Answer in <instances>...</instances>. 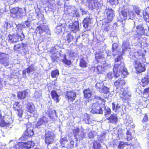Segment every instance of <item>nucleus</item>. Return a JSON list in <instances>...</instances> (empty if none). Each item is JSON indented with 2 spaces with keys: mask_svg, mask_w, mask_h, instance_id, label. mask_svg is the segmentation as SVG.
Listing matches in <instances>:
<instances>
[{
  "mask_svg": "<svg viewBox=\"0 0 149 149\" xmlns=\"http://www.w3.org/2000/svg\"><path fill=\"white\" fill-rule=\"evenodd\" d=\"M95 86L97 88V89L100 93H102V83H100V82L97 83L95 85Z\"/></svg>",
  "mask_w": 149,
  "mask_h": 149,
  "instance_id": "nucleus-32",
  "label": "nucleus"
},
{
  "mask_svg": "<svg viewBox=\"0 0 149 149\" xmlns=\"http://www.w3.org/2000/svg\"><path fill=\"white\" fill-rule=\"evenodd\" d=\"M145 13H146V15H145V16L149 15V6L146 8V10L145 11Z\"/></svg>",
  "mask_w": 149,
  "mask_h": 149,
  "instance_id": "nucleus-60",
  "label": "nucleus"
},
{
  "mask_svg": "<svg viewBox=\"0 0 149 149\" xmlns=\"http://www.w3.org/2000/svg\"><path fill=\"white\" fill-rule=\"evenodd\" d=\"M114 12V11L111 8L105 10L104 14L105 18L104 19L105 23H108L112 20L115 16Z\"/></svg>",
  "mask_w": 149,
  "mask_h": 149,
  "instance_id": "nucleus-2",
  "label": "nucleus"
},
{
  "mask_svg": "<svg viewBox=\"0 0 149 149\" xmlns=\"http://www.w3.org/2000/svg\"><path fill=\"white\" fill-rule=\"evenodd\" d=\"M133 10L137 15H140V13L141 12V11L138 7L134 6H133Z\"/></svg>",
  "mask_w": 149,
  "mask_h": 149,
  "instance_id": "nucleus-41",
  "label": "nucleus"
},
{
  "mask_svg": "<svg viewBox=\"0 0 149 149\" xmlns=\"http://www.w3.org/2000/svg\"><path fill=\"white\" fill-rule=\"evenodd\" d=\"M101 148V145L100 143L95 142L94 143L93 145V148L94 149H100Z\"/></svg>",
  "mask_w": 149,
  "mask_h": 149,
  "instance_id": "nucleus-38",
  "label": "nucleus"
},
{
  "mask_svg": "<svg viewBox=\"0 0 149 149\" xmlns=\"http://www.w3.org/2000/svg\"><path fill=\"white\" fill-rule=\"evenodd\" d=\"M27 109L28 112L32 113L34 111L35 108L32 103H29L27 105Z\"/></svg>",
  "mask_w": 149,
  "mask_h": 149,
  "instance_id": "nucleus-28",
  "label": "nucleus"
},
{
  "mask_svg": "<svg viewBox=\"0 0 149 149\" xmlns=\"http://www.w3.org/2000/svg\"><path fill=\"white\" fill-rule=\"evenodd\" d=\"M74 15H75L77 17H80V15L79 11L76 10H74L73 11L72 13Z\"/></svg>",
  "mask_w": 149,
  "mask_h": 149,
  "instance_id": "nucleus-52",
  "label": "nucleus"
},
{
  "mask_svg": "<svg viewBox=\"0 0 149 149\" xmlns=\"http://www.w3.org/2000/svg\"><path fill=\"white\" fill-rule=\"evenodd\" d=\"M109 90V88L107 87L106 86L103 87V93L106 94V95H103L104 98H106L108 97Z\"/></svg>",
  "mask_w": 149,
  "mask_h": 149,
  "instance_id": "nucleus-29",
  "label": "nucleus"
},
{
  "mask_svg": "<svg viewBox=\"0 0 149 149\" xmlns=\"http://www.w3.org/2000/svg\"><path fill=\"white\" fill-rule=\"evenodd\" d=\"M8 123H7L3 121L1 123H0V126L2 127L8 126L9 125Z\"/></svg>",
  "mask_w": 149,
  "mask_h": 149,
  "instance_id": "nucleus-57",
  "label": "nucleus"
},
{
  "mask_svg": "<svg viewBox=\"0 0 149 149\" xmlns=\"http://www.w3.org/2000/svg\"><path fill=\"white\" fill-rule=\"evenodd\" d=\"M26 15L25 9L19 8L17 12L16 17L19 19H22Z\"/></svg>",
  "mask_w": 149,
  "mask_h": 149,
  "instance_id": "nucleus-21",
  "label": "nucleus"
},
{
  "mask_svg": "<svg viewBox=\"0 0 149 149\" xmlns=\"http://www.w3.org/2000/svg\"><path fill=\"white\" fill-rule=\"evenodd\" d=\"M35 69L33 65H31L28 68L23 70L22 71V75L23 77L26 78V72L28 74H29L31 72L34 71Z\"/></svg>",
  "mask_w": 149,
  "mask_h": 149,
  "instance_id": "nucleus-16",
  "label": "nucleus"
},
{
  "mask_svg": "<svg viewBox=\"0 0 149 149\" xmlns=\"http://www.w3.org/2000/svg\"><path fill=\"white\" fill-rule=\"evenodd\" d=\"M22 47V45L20 44H17L15 45L14 47V49L15 50H16L17 49H20Z\"/></svg>",
  "mask_w": 149,
  "mask_h": 149,
  "instance_id": "nucleus-56",
  "label": "nucleus"
},
{
  "mask_svg": "<svg viewBox=\"0 0 149 149\" xmlns=\"http://www.w3.org/2000/svg\"><path fill=\"white\" fill-rule=\"evenodd\" d=\"M65 40L70 42L72 41L73 38L70 33H68L66 37H65Z\"/></svg>",
  "mask_w": 149,
  "mask_h": 149,
  "instance_id": "nucleus-35",
  "label": "nucleus"
},
{
  "mask_svg": "<svg viewBox=\"0 0 149 149\" xmlns=\"http://www.w3.org/2000/svg\"><path fill=\"white\" fill-rule=\"evenodd\" d=\"M65 142V143H67V140L66 137H64L61 139L60 140V142L63 147H64V146L63 145V142Z\"/></svg>",
  "mask_w": 149,
  "mask_h": 149,
  "instance_id": "nucleus-49",
  "label": "nucleus"
},
{
  "mask_svg": "<svg viewBox=\"0 0 149 149\" xmlns=\"http://www.w3.org/2000/svg\"><path fill=\"white\" fill-rule=\"evenodd\" d=\"M148 120V116L146 113L144 114V116L142 120L143 123L146 122Z\"/></svg>",
  "mask_w": 149,
  "mask_h": 149,
  "instance_id": "nucleus-47",
  "label": "nucleus"
},
{
  "mask_svg": "<svg viewBox=\"0 0 149 149\" xmlns=\"http://www.w3.org/2000/svg\"><path fill=\"white\" fill-rule=\"evenodd\" d=\"M48 121V119L45 116L39 119L36 125V127L39 128L40 126L43 124H44L45 123H47Z\"/></svg>",
  "mask_w": 149,
  "mask_h": 149,
  "instance_id": "nucleus-18",
  "label": "nucleus"
},
{
  "mask_svg": "<svg viewBox=\"0 0 149 149\" xmlns=\"http://www.w3.org/2000/svg\"><path fill=\"white\" fill-rule=\"evenodd\" d=\"M124 63L122 62H121L120 64L116 63L114 64L113 68V71L115 76L117 77L119 76V73L122 69L124 68Z\"/></svg>",
  "mask_w": 149,
  "mask_h": 149,
  "instance_id": "nucleus-5",
  "label": "nucleus"
},
{
  "mask_svg": "<svg viewBox=\"0 0 149 149\" xmlns=\"http://www.w3.org/2000/svg\"><path fill=\"white\" fill-rule=\"evenodd\" d=\"M118 0H109V2L111 5H115L118 3Z\"/></svg>",
  "mask_w": 149,
  "mask_h": 149,
  "instance_id": "nucleus-50",
  "label": "nucleus"
},
{
  "mask_svg": "<svg viewBox=\"0 0 149 149\" xmlns=\"http://www.w3.org/2000/svg\"><path fill=\"white\" fill-rule=\"evenodd\" d=\"M121 72L122 77L123 78L125 77L128 74L127 69L124 67V68L121 71Z\"/></svg>",
  "mask_w": 149,
  "mask_h": 149,
  "instance_id": "nucleus-33",
  "label": "nucleus"
},
{
  "mask_svg": "<svg viewBox=\"0 0 149 149\" xmlns=\"http://www.w3.org/2000/svg\"><path fill=\"white\" fill-rule=\"evenodd\" d=\"M34 143L32 141H29L27 142H19L15 145L16 149H29L33 147Z\"/></svg>",
  "mask_w": 149,
  "mask_h": 149,
  "instance_id": "nucleus-4",
  "label": "nucleus"
},
{
  "mask_svg": "<svg viewBox=\"0 0 149 149\" xmlns=\"http://www.w3.org/2000/svg\"><path fill=\"white\" fill-rule=\"evenodd\" d=\"M70 144L69 145L67 146V147L68 148H72L73 147L74 142L73 141H71L70 142Z\"/></svg>",
  "mask_w": 149,
  "mask_h": 149,
  "instance_id": "nucleus-58",
  "label": "nucleus"
},
{
  "mask_svg": "<svg viewBox=\"0 0 149 149\" xmlns=\"http://www.w3.org/2000/svg\"><path fill=\"white\" fill-rule=\"evenodd\" d=\"M88 7L89 9L92 10L94 7H97L98 6L99 3L97 0H88Z\"/></svg>",
  "mask_w": 149,
  "mask_h": 149,
  "instance_id": "nucleus-19",
  "label": "nucleus"
},
{
  "mask_svg": "<svg viewBox=\"0 0 149 149\" xmlns=\"http://www.w3.org/2000/svg\"><path fill=\"white\" fill-rule=\"evenodd\" d=\"M59 74V71L58 70H56L52 72L51 73V76L53 78H55L58 76Z\"/></svg>",
  "mask_w": 149,
  "mask_h": 149,
  "instance_id": "nucleus-40",
  "label": "nucleus"
},
{
  "mask_svg": "<svg viewBox=\"0 0 149 149\" xmlns=\"http://www.w3.org/2000/svg\"><path fill=\"white\" fill-rule=\"evenodd\" d=\"M118 47V45L116 43H113L112 46V51L114 52L117 50Z\"/></svg>",
  "mask_w": 149,
  "mask_h": 149,
  "instance_id": "nucleus-48",
  "label": "nucleus"
},
{
  "mask_svg": "<svg viewBox=\"0 0 149 149\" xmlns=\"http://www.w3.org/2000/svg\"><path fill=\"white\" fill-rule=\"evenodd\" d=\"M104 110V116L107 117H108L111 112V111L110 109L109 108H106L105 107Z\"/></svg>",
  "mask_w": 149,
  "mask_h": 149,
  "instance_id": "nucleus-34",
  "label": "nucleus"
},
{
  "mask_svg": "<svg viewBox=\"0 0 149 149\" xmlns=\"http://www.w3.org/2000/svg\"><path fill=\"white\" fill-rule=\"evenodd\" d=\"M128 13L130 19H133L136 17L135 14L132 10H128Z\"/></svg>",
  "mask_w": 149,
  "mask_h": 149,
  "instance_id": "nucleus-30",
  "label": "nucleus"
},
{
  "mask_svg": "<svg viewBox=\"0 0 149 149\" xmlns=\"http://www.w3.org/2000/svg\"><path fill=\"white\" fill-rule=\"evenodd\" d=\"M127 49V47H125L124 48H123L122 50V54H124L125 53V50Z\"/></svg>",
  "mask_w": 149,
  "mask_h": 149,
  "instance_id": "nucleus-63",
  "label": "nucleus"
},
{
  "mask_svg": "<svg viewBox=\"0 0 149 149\" xmlns=\"http://www.w3.org/2000/svg\"><path fill=\"white\" fill-rule=\"evenodd\" d=\"M73 133L76 138L77 140H82L85 137V134L83 131H79V128L75 129L73 130Z\"/></svg>",
  "mask_w": 149,
  "mask_h": 149,
  "instance_id": "nucleus-7",
  "label": "nucleus"
},
{
  "mask_svg": "<svg viewBox=\"0 0 149 149\" xmlns=\"http://www.w3.org/2000/svg\"><path fill=\"white\" fill-rule=\"evenodd\" d=\"M21 26V24H19L17 26L16 34L8 35L7 39L10 43L16 42L19 40L22 41L24 39V35L22 32Z\"/></svg>",
  "mask_w": 149,
  "mask_h": 149,
  "instance_id": "nucleus-1",
  "label": "nucleus"
},
{
  "mask_svg": "<svg viewBox=\"0 0 149 149\" xmlns=\"http://www.w3.org/2000/svg\"><path fill=\"white\" fill-rule=\"evenodd\" d=\"M149 93V87L146 88L144 89L143 91V94H146Z\"/></svg>",
  "mask_w": 149,
  "mask_h": 149,
  "instance_id": "nucleus-55",
  "label": "nucleus"
},
{
  "mask_svg": "<svg viewBox=\"0 0 149 149\" xmlns=\"http://www.w3.org/2000/svg\"><path fill=\"white\" fill-rule=\"evenodd\" d=\"M62 61L63 63L68 65H70L71 63V61L67 59L65 56H64V58L62 59Z\"/></svg>",
  "mask_w": 149,
  "mask_h": 149,
  "instance_id": "nucleus-42",
  "label": "nucleus"
},
{
  "mask_svg": "<svg viewBox=\"0 0 149 149\" xmlns=\"http://www.w3.org/2000/svg\"><path fill=\"white\" fill-rule=\"evenodd\" d=\"M80 65L82 68H85L86 67V61L83 59H80Z\"/></svg>",
  "mask_w": 149,
  "mask_h": 149,
  "instance_id": "nucleus-43",
  "label": "nucleus"
},
{
  "mask_svg": "<svg viewBox=\"0 0 149 149\" xmlns=\"http://www.w3.org/2000/svg\"><path fill=\"white\" fill-rule=\"evenodd\" d=\"M97 68L98 72L100 73H102V66L100 65H98Z\"/></svg>",
  "mask_w": 149,
  "mask_h": 149,
  "instance_id": "nucleus-54",
  "label": "nucleus"
},
{
  "mask_svg": "<svg viewBox=\"0 0 149 149\" xmlns=\"http://www.w3.org/2000/svg\"><path fill=\"white\" fill-rule=\"evenodd\" d=\"M28 94V92H27V90L18 92L17 94V97L19 99H24Z\"/></svg>",
  "mask_w": 149,
  "mask_h": 149,
  "instance_id": "nucleus-25",
  "label": "nucleus"
},
{
  "mask_svg": "<svg viewBox=\"0 0 149 149\" xmlns=\"http://www.w3.org/2000/svg\"><path fill=\"white\" fill-rule=\"evenodd\" d=\"M19 8H13L11 10V13L14 15V17H16Z\"/></svg>",
  "mask_w": 149,
  "mask_h": 149,
  "instance_id": "nucleus-36",
  "label": "nucleus"
},
{
  "mask_svg": "<svg viewBox=\"0 0 149 149\" xmlns=\"http://www.w3.org/2000/svg\"><path fill=\"white\" fill-rule=\"evenodd\" d=\"M13 110H16L18 113V116L21 117H22L23 114V109L21 106L19 105L18 102H15L13 105Z\"/></svg>",
  "mask_w": 149,
  "mask_h": 149,
  "instance_id": "nucleus-13",
  "label": "nucleus"
},
{
  "mask_svg": "<svg viewBox=\"0 0 149 149\" xmlns=\"http://www.w3.org/2000/svg\"><path fill=\"white\" fill-rule=\"evenodd\" d=\"M25 24L26 25V26L27 28L29 27L30 26V22L29 21H26L25 22Z\"/></svg>",
  "mask_w": 149,
  "mask_h": 149,
  "instance_id": "nucleus-59",
  "label": "nucleus"
},
{
  "mask_svg": "<svg viewBox=\"0 0 149 149\" xmlns=\"http://www.w3.org/2000/svg\"><path fill=\"white\" fill-rule=\"evenodd\" d=\"M102 54L101 52L99 53H96L95 54V57L97 60L101 59L102 58Z\"/></svg>",
  "mask_w": 149,
  "mask_h": 149,
  "instance_id": "nucleus-46",
  "label": "nucleus"
},
{
  "mask_svg": "<svg viewBox=\"0 0 149 149\" xmlns=\"http://www.w3.org/2000/svg\"><path fill=\"white\" fill-rule=\"evenodd\" d=\"M51 95L52 98L56 102H59V95H58L56 92L55 91H53L51 92Z\"/></svg>",
  "mask_w": 149,
  "mask_h": 149,
  "instance_id": "nucleus-26",
  "label": "nucleus"
},
{
  "mask_svg": "<svg viewBox=\"0 0 149 149\" xmlns=\"http://www.w3.org/2000/svg\"><path fill=\"white\" fill-rule=\"evenodd\" d=\"M66 96L68 100L72 102L75 100L76 97V93L73 91H67L66 93Z\"/></svg>",
  "mask_w": 149,
  "mask_h": 149,
  "instance_id": "nucleus-14",
  "label": "nucleus"
},
{
  "mask_svg": "<svg viewBox=\"0 0 149 149\" xmlns=\"http://www.w3.org/2000/svg\"><path fill=\"white\" fill-rule=\"evenodd\" d=\"M93 22L92 19L90 17L87 16L83 20V24L84 27L85 28V31H88V28L91 26V24Z\"/></svg>",
  "mask_w": 149,
  "mask_h": 149,
  "instance_id": "nucleus-12",
  "label": "nucleus"
},
{
  "mask_svg": "<svg viewBox=\"0 0 149 149\" xmlns=\"http://www.w3.org/2000/svg\"><path fill=\"white\" fill-rule=\"evenodd\" d=\"M6 146V145L4 144V145H0V149H5V148H2V146H4L5 147Z\"/></svg>",
  "mask_w": 149,
  "mask_h": 149,
  "instance_id": "nucleus-64",
  "label": "nucleus"
},
{
  "mask_svg": "<svg viewBox=\"0 0 149 149\" xmlns=\"http://www.w3.org/2000/svg\"><path fill=\"white\" fill-rule=\"evenodd\" d=\"M91 113H102V110L101 107H100L97 103L93 104L91 108L90 109Z\"/></svg>",
  "mask_w": 149,
  "mask_h": 149,
  "instance_id": "nucleus-10",
  "label": "nucleus"
},
{
  "mask_svg": "<svg viewBox=\"0 0 149 149\" xmlns=\"http://www.w3.org/2000/svg\"><path fill=\"white\" fill-rule=\"evenodd\" d=\"M63 28V24L57 26L56 28L55 32L57 33H59L62 32V29Z\"/></svg>",
  "mask_w": 149,
  "mask_h": 149,
  "instance_id": "nucleus-31",
  "label": "nucleus"
},
{
  "mask_svg": "<svg viewBox=\"0 0 149 149\" xmlns=\"http://www.w3.org/2000/svg\"><path fill=\"white\" fill-rule=\"evenodd\" d=\"M69 29L71 31H77L79 30V23L78 21H75L71 23L69 26Z\"/></svg>",
  "mask_w": 149,
  "mask_h": 149,
  "instance_id": "nucleus-17",
  "label": "nucleus"
},
{
  "mask_svg": "<svg viewBox=\"0 0 149 149\" xmlns=\"http://www.w3.org/2000/svg\"><path fill=\"white\" fill-rule=\"evenodd\" d=\"M84 97L85 98H89L91 96V92L89 89H85L83 91Z\"/></svg>",
  "mask_w": 149,
  "mask_h": 149,
  "instance_id": "nucleus-27",
  "label": "nucleus"
},
{
  "mask_svg": "<svg viewBox=\"0 0 149 149\" xmlns=\"http://www.w3.org/2000/svg\"><path fill=\"white\" fill-rule=\"evenodd\" d=\"M88 137L89 139H92L94 137V132H91L88 134Z\"/></svg>",
  "mask_w": 149,
  "mask_h": 149,
  "instance_id": "nucleus-51",
  "label": "nucleus"
},
{
  "mask_svg": "<svg viewBox=\"0 0 149 149\" xmlns=\"http://www.w3.org/2000/svg\"><path fill=\"white\" fill-rule=\"evenodd\" d=\"M149 83V78L148 76L144 77L142 78L140 83V85L143 87L146 86Z\"/></svg>",
  "mask_w": 149,
  "mask_h": 149,
  "instance_id": "nucleus-23",
  "label": "nucleus"
},
{
  "mask_svg": "<svg viewBox=\"0 0 149 149\" xmlns=\"http://www.w3.org/2000/svg\"><path fill=\"white\" fill-rule=\"evenodd\" d=\"M126 134L127 135L126 139L127 141H130L132 140V136L131 133L129 131H127L126 132Z\"/></svg>",
  "mask_w": 149,
  "mask_h": 149,
  "instance_id": "nucleus-44",
  "label": "nucleus"
},
{
  "mask_svg": "<svg viewBox=\"0 0 149 149\" xmlns=\"http://www.w3.org/2000/svg\"><path fill=\"white\" fill-rule=\"evenodd\" d=\"M40 95H39L38 93V92H36L35 93V97L36 98H37L39 97Z\"/></svg>",
  "mask_w": 149,
  "mask_h": 149,
  "instance_id": "nucleus-62",
  "label": "nucleus"
},
{
  "mask_svg": "<svg viewBox=\"0 0 149 149\" xmlns=\"http://www.w3.org/2000/svg\"><path fill=\"white\" fill-rule=\"evenodd\" d=\"M54 133L52 132L47 131L45 134V143L48 144L52 143L54 141Z\"/></svg>",
  "mask_w": 149,
  "mask_h": 149,
  "instance_id": "nucleus-6",
  "label": "nucleus"
},
{
  "mask_svg": "<svg viewBox=\"0 0 149 149\" xmlns=\"http://www.w3.org/2000/svg\"><path fill=\"white\" fill-rule=\"evenodd\" d=\"M8 56L7 54L2 53L0 54V63L5 66H7L9 65Z\"/></svg>",
  "mask_w": 149,
  "mask_h": 149,
  "instance_id": "nucleus-9",
  "label": "nucleus"
},
{
  "mask_svg": "<svg viewBox=\"0 0 149 149\" xmlns=\"http://www.w3.org/2000/svg\"><path fill=\"white\" fill-rule=\"evenodd\" d=\"M120 108V106L119 104H116L115 107V105L114 102L112 103V109L113 110H115V111H118Z\"/></svg>",
  "mask_w": 149,
  "mask_h": 149,
  "instance_id": "nucleus-37",
  "label": "nucleus"
},
{
  "mask_svg": "<svg viewBox=\"0 0 149 149\" xmlns=\"http://www.w3.org/2000/svg\"><path fill=\"white\" fill-rule=\"evenodd\" d=\"M27 127L26 131L23 134L21 138V139L23 140H26L30 136H32L33 135V127H28V125L27 126Z\"/></svg>",
  "mask_w": 149,
  "mask_h": 149,
  "instance_id": "nucleus-8",
  "label": "nucleus"
},
{
  "mask_svg": "<svg viewBox=\"0 0 149 149\" xmlns=\"http://www.w3.org/2000/svg\"><path fill=\"white\" fill-rule=\"evenodd\" d=\"M122 56L121 55H119L115 59V62H118L122 59Z\"/></svg>",
  "mask_w": 149,
  "mask_h": 149,
  "instance_id": "nucleus-53",
  "label": "nucleus"
},
{
  "mask_svg": "<svg viewBox=\"0 0 149 149\" xmlns=\"http://www.w3.org/2000/svg\"><path fill=\"white\" fill-rule=\"evenodd\" d=\"M125 143L124 142L120 141L118 146V149H123L125 146Z\"/></svg>",
  "mask_w": 149,
  "mask_h": 149,
  "instance_id": "nucleus-39",
  "label": "nucleus"
},
{
  "mask_svg": "<svg viewBox=\"0 0 149 149\" xmlns=\"http://www.w3.org/2000/svg\"><path fill=\"white\" fill-rule=\"evenodd\" d=\"M107 119L111 123L116 124L118 122V118L116 114H113L108 117Z\"/></svg>",
  "mask_w": 149,
  "mask_h": 149,
  "instance_id": "nucleus-20",
  "label": "nucleus"
},
{
  "mask_svg": "<svg viewBox=\"0 0 149 149\" xmlns=\"http://www.w3.org/2000/svg\"><path fill=\"white\" fill-rule=\"evenodd\" d=\"M48 27L46 25H45L42 24L38 26L37 29L39 30V33L41 34L43 32L45 31L48 29Z\"/></svg>",
  "mask_w": 149,
  "mask_h": 149,
  "instance_id": "nucleus-22",
  "label": "nucleus"
},
{
  "mask_svg": "<svg viewBox=\"0 0 149 149\" xmlns=\"http://www.w3.org/2000/svg\"><path fill=\"white\" fill-rule=\"evenodd\" d=\"M11 27V25L10 23L6 22L4 24L3 27L4 29V30H7L10 28Z\"/></svg>",
  "mask_w": 149,
  "mask_h": 149,
  "instance_id": "nucleus-45",
  "label": "nucleus"
},
{
  "mask_svg": "<svg viewBox=\"0 0 149 149\" xmlns=\"http://www.w3.org/2000/svg\"><path fill=\"white\" fill-rule=\"evenodd\" d=\"M145 30L143 26L140 24L136 26V32L139 36H141L143 35H146L145 33Z\"/></svg>",
  "mask_w": 149,
  "mask_h": 149,
  "instance_id": "nucleus-15",
  "label": "nucleus"
},
{
  "mask_svg": "<svg viewBox=\"0 0 149 149\" xmlns=\"http://www.w3.org/2000/svg\"><path fill=\"white\" fill-rule=\"evenodd\" d=\"M3 81V80L2 79L0 78V90L1 89V88L3 87V86L2 84Z\"/></svg>",
  "mask_w": 149,
  "mask_h": 149,
  "instance_id": "nucleus-61",
  "label": "nucleus"
},
{
  "mask_svg": "<svg viewBox=\"0 0 149 149\" xmlns=\"http://www.w3.org/2000/svg\"><path fill=\"white\" fill-rule=\"evenodd\" d=\"M120 20L122 22L127 19V11L125 9H124L121 11V13L120 14Z\"/></svg>",
  "mask_w": 149,
  "mask_h": 149,
  "instance_id": "nucleus-24",
  "label": "nucleus"
},
{
  "mask_svg": "<svg viewBox=\"0 0 149 149\" xmlns=\"http://www.w3.org/2000/svg\"><path fill=\"white\" fill-rule=\"evenodd\" d=\"M125 84V80L122 78H119L114 83V85L117 90L123 88V87Z\"/></svg>",
  "mask_w": 149,
  "mask_h": 149,
  "instance_id": "nucleus-11",
  "label": "nucleus"
},
{
  "mask_svg": "<svg viewBox=\"0 0 149 149\" xmlns=\"http://www.w3.org/2000/svg\"><path fill=\"white\" fill-rule=\"evenodd\" d=\"M134 58V61L133 63V65L136 71L139 73H141L144 71L146 70V68L140 62L139 58H136L134 56H133Z\"/></svg>",
  "mask_w": 149,
  "mask_h": 149,
  "instance_id": "nucleus-3",
  "label": "nucleus"
}]
</instances>
